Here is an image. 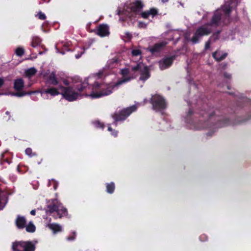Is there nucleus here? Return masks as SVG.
Listing matches in <instances>:
<instances>
[{
	"instance_id": "obj_14",
	"label": "nucleus",
	"mask_w": 251,
	"mask_h": 251,
	"mask_svg": "<svg viewBox=\"0 0 251 251\" xmlns=\"http://www.w3.org/2000/svg\"><path fill=\"white\" fill-rule=\"evenodd\" d=\"M96 33L100 37H104L109 34V27L107 25L100 24L97 27Z\"/></svg>"
},
{
	"instance_id": "obj_51",
	"label": "nucleus",
	"mask_w": 251,
	"mask_h": 251,
	"mask_svg": "<svg viewBox=\"0 0 251 251\" xmlns=\"http://www.w3.org/2000/svg\"><path fill=\"white\" fill-rule=\"evenodd\" d=\"M118 14L119 15H121L122 14V12L120 10H119L118 12Z\"/></svg>"
},
{
	"instance_id": "obj_35",
	"label": "nucleus",
	"mask_w": 251,
	"mask_h": 251,
	"mask_svg": "<svg viewBox=\"0 0 251 251\" xmlns=\"http://www.w3.org/2000/svg\"><path fill=\"white\" fill-rule=\"evenodd\" d=\"M37 16L40 20H44L46 19L45 14L41 11L38 13Z\"/></svg>"
},
{
	"instance_id": "obj_37",
	"label": "nucleus",
	"mask_w": 251,
	"mask_h": 251,
	"mask_svg": "<svg viewBox=\"0 0 251 251\" xmlns=\"http://www.w3.org/2000/svg\"><path fill=\"white\" fill-rule=\"evenodd\" d=\"M212 41L210 40H208L206 43H205V46H204V49L205 50H207L208 49H209L210 48V44H211V42Z\"/></svg>"
},
{
	"instance_id": "obj_54",
	"label": "nucleus",
	"mask_w": 251,
	"mask_h": 251,
	"mask_svg": "<svg viewBox=\"0 0 251 251\" xmlns=\"http://www.w3.org/2000/svg\"><path fill=\"white\" fill-rule=\"evenodd\" d=\"M6 114H8V111H7V112H6Z\"/></svg>"
},
{
	"instance_id": "obj_18",
	"label": "nucleus",
	"mask_w": 251,
	"mask_h": 251,
	"mask_svg": "<svg viewBox=\"0 0 251 251\" xmlns=\"http://www.w3.org/2000/svg\"><path fill=\"white\" fill-rule=\"evenodd\" d=\"M67 214V209L63 207L61 204V207L53 214L52 216L54 219H56L57 218H61L64 216H66Z\"/></svg>"
},
{
	"instance_id": "obj_52",
	"label": "nucleus",
	"mask_w": 251,
	"mask_h": 251,
	"mask_svg": "<svg viewBox=\"0 0 251 251\" xmlns=\"http://www.w3.org/2000/svg\"><path fill=\"white\" fill-rule=\"evenodd\" d=\"M162 0L164 2L167 1V0Z\"/></svg>"
},
{
	"instance_id": "obj_43",
	"label": "nucleus",
	"mask_w": 251,
	"mask_h": 251,
	"mask_svg": "<svg viewBox=\"0 0 251 251\" xmlns=\"http://www.w3.org/2000/svg\"><path fill=\"white\" fill-rule=\"evenodd\" d=\"M112 135H113L115 137H116L117 136V134H118V132L115 130H114L112 133H111Z\"/></svg>"
},
{
	"instance_id": "obj_29",
	"label": "nucleus",
	"mask_w": 251,
	"mask_h": 251,
	"mask_svg": "<svg viewBox=\"0 0 251 251\" xmlns=\"http://www.w3.org/2000/svg\"><path fill=\"white\" fill-rule=\"evenodd\" d=\"M16 55L18 56H22L25 53V50L23 48L19 47L15 50Z\"/></svg>"
},
{
	"instance_id": "obj_1",
	"label": "nucleus",
	"mask_w": 251,
	"mask_h": 251,
	"mask_svg": "<svg viewBox=\"0 0 251 251\" xmlns=\"http://www.w3.org/2000/svg\"><path fill=\"white\" fill-rule=\"evenodd\" d=\"M129 73L130 71L129 68H125L122 69L121 70V74L124 78L119 80L112 85L99 83L96 82L93 85L92 92L89 96L92 99H97L109 95L112 93L113 89L114 87L131 80V77H126L129 75Z\"/></svg>"
},
{
	"instance_id": "obj_45",
	"label": "nucleus",
	"mask_w": 251,
	"mask_h": 251,
	"mask_svg": "<svg viewBox=\"0 0 251 251\" xmlns=\"http://www.w3.org/2000/svg\"><path fill=\"white\" fill-rule=\"evenodd\" d=\"M193 114V111L191 109H190L189 110V111L188 112L187 116H191Z\"/></svg>"
},
{
	"instance_id": "obj_31",
	"label": "nucleus",
	"mask_w": 251,
	"mask_h": 251,
	"mask_svg": "<svg viewBox=\"0 0 251 251\" xmlns=\"http://www.w3.org/2000/svg\"><path fill=\"white\" fill-rule=\"evenodd\" d=\"M150 15H151L152 17L158 14V10L155 8H151L149 10Z\"/></svg>"
},
{
	"instance_id": "obj_16",
	"label": "nucleus",
	"mask_w": 251,
	"mask_h": 251,
	"mask_svg": "<svg viewBox=\"0 0 251 251\" xmlns=\"http://www.w3.org/2000/svg\"><path fill=\"white\" fill-rule=\"evenodd\" d=\"M61 203L57 200H53L52 202L48 205V210L50 213H54L61 207Z\"/></svg>"
},
{
	"instance_id": "obj_15",
	"label": "nucleus",
	"mask_w": 251,
	"mask_h": 251,
	"mask_svg": "<svg viewBox=\"0 0 251 251\" xmlns=\"http://www.w3.org/2000/svg\"><path fill=\"white\" fill-rule=\"evenodd\" d=\"M166 45L167 42H166L157 43L152 47H150L149 50L152 54H154L155 53L160 52Z\"/></svg>"
},
{
	"instance_id": "obj_17",
	"label": "nucleus",
	"mask_w": 251,
	"mask_h": 251,
	"mask_svg": "<svg viewBox=\"0 0 251 251\" xmlns=\"http://www.w3.org/2000/svg\"><path fill=\"white\" fill-rule=\"evenodd\" d=\"M26 220L25 217L18 215L15 220V225L18 229H23L26 225Z\"/></svg>"
},
{
	"instance_id": "obj_30",
	"label": "nucleus",
	"mask_w": 251,
	"mask_h": 251,
	"mask_svg": "<svg viewBox=\"0 0 251 251\" xmlns=\"http://www.w3.org/2000/svg\"><path fill=\"white\" fill-rule=\"evenodd\" d=\"M93 124L97 128H100L101 129H103L105 126L104 124L100 122V121H96L94 122Z\"/></svg>"
},
{
	"instance_id": "obj_6",
	"label": "nucleus",
	"mask_w": 251,
	"mask_h": 251,
	"mask_svg": "<svg viewBox=\"0 0 251 251\" xmlns=\"http://www.w3.org/2000/svg\"><path fill=\"white\" fill-rule=\"evenodd\" d=\"M137 106L133 105L131 106L123 108L121 110L115 112L112 117L115 122L125 121L132 112L135 111Z\"/></svg>"
},
{
	"instance_id": "obj_28",
	"label": "nucleus",
	"mask_w": 251,
	"mask_h": 251,
	"mask_svg": "<svg viewBox=\"0 0 251 251\" xmlns=\"http://www.w3.org/2000/svg\"><path fill=\"white\" fill-rule=\"evenodd\" d=\"M25 154L28 156L32 157L37 155L36 152H32V150L31 148H28L25 150Z\"/></svg>"
},
{
	"instance_id": "obj_24",
	"label": "nucleus",
	"mask_w": 251,
	"mask_h": 251,
	"mask_svg": "<svg viewBox=\"0 0 251 251\" xmlns=\"http://www.w3.org/2000/svg\"><path fill=\"white\" fill-rule=\"evenodd\" d=\"M37 72L36 69L33 67L28 69L25 71V75L27 77L30 78L34 76Z\"/></svg>"
},
{
	"instance_id": "obj_27",
	"label": "nucleus",
	"mask_w": 251,
	"mask_h": 251,
	"mask_svg": "<svg viewBox=\"0 0 251 251\" xmlns=\"http://www.w3.org/2000/svg\"><path fill=\"white\" fill-rule=\"evenodd\" d=\"M221 33V30H218L213 34V35L209 39L211 41L215 42L219 39V35Z\"/></svg>"
},
{
	"instance_id": "obj_4",
	"label": "nucleus",
	"mask_w": 251,
	"mask_h": 251,
	"mask_svg": "<svg viewBox=\"0 0 251 251\" xmlns=\"http://www.w3.org/2000/svg\"><path fill=\"white\" fill-rule=\"evenodd\" d=\"M12 251H35V243L31 241H15L12 243Z\"/></svg>"
},
{
	"instance_id": "obj_41",
	"label": "nucleus",
	"mask_w": 251,
	"mask_h": 251,
	"mask_svg": "<svg viewBox=\"0 0 251 251\" xmlns=\"http://www.w3.org/2000/svg\"><path fill=\"white\" fill-rule=\"evenodd\" d=\"M205 238H207V237L206 236V235L205 234L201 235L200 236V239L201 241H204Z\"/></svg>"
},
{
	"instance_id": "obj_3",
	"label": "nucleus",
	"mask_w": 251,
	"mask_h": 251,
	"mask_svg": "<svg viewBox=\"0 0 251 251\" xmlns=\"http://www.w3.org/2000/svg\"><path fill=\"white\" fill-rule=\"evenodd\" d=\"M43 77L45 79V87L40 91L41 95L49 94L51 96L54 97L61 94L59 89L63 90L60 88V86L62 84H60L54 72H52L48 76L47 75V73L45 74Z\"/></svg>"
},
{
	"instance_id": "obj_20",
	"label": "nucleus",
	"mask_w": 251,
	"mask_h": 251,
	"mask_svg": "<svg viewBox=\"0 0 251 251\" xmlns=\"http://www.w3.org/2000/svg\"><path fill=\"white\" fill-rule=\"evenodd\" d=\"M11 162V159L9 157V155L7 152H3L0 156V164L2 165L5 163L10 164Z\"/></svg>"
},
{
	"instance_id": "obj_42",
	"label": "nucleus",
	"mask_w": 251,
	"mask_h": 251,
	"mask_svg": "<svg viewBox=\"0 0 251 251\" xmlns=\"http://www.w3.org/2000/svg\"><path fill=\"white\" fill-rule=\"evenodd\" d=\"M4 84V79L2 78H0V88Z\"/></svg>"
},
{
	"instance_id": "obj_2",
	"label": "nucleus",
	"mask_w": 251,
	"mask_h": 251,
	"mask_svg": "<svg viewBox=\"0 0 251 251\" xmlns=\"http://www.w3.org/2000/svg\"><path fill=\"white\" fill-rule=\"evenodd\" d=\"M88 86V83L87 81L85 80L83 82L75 85L74 87H64L60 85V88L63 89V91L61 92L63 97L69 101H73L82 96H88L84 93Z\"/></svg>"
},
{
	"instance_id": "obj_19",
	"label": "nucleus",
	"mask_w": 251,
	"mask_h": 251,
	"mask_svg": "<svg viewBox=\"0 0 251 251\" xmlns=\"http://www.w3.org/2000/svg\"><path fill=\"white\" fill-rule=\"evenodd\" d=\"M221 16L222 15L219 12L217 11L215 12L209 25L211 26H218L221 21Z\"/></svg>"
},
{
	"instance_id": "obj_40",
	"label": "nucleus",
	"mask_w": 251,
	"mask_h": 251,
	"mask_svg": "<svg viewBox=\"0 0 251 251\" xmlns=\"http://www.w3.org/2000/svg\"><path fill=\"white\" fill-rule=\"evenodd\" d=\"M224 75L226 78L230 79L231 77V75L226 72L224 73Z\"/></svg>"
},
{
	"instance_id": "obj_10",
	"label": "nucleus",
	"mask_w": 251,
	"mask_h": 251,
	"mask_svg": "<svg viewBox=\"0 0 251 251\" xmlns=\"http://www.w3.org/2000/svg\"><path fill=\"white\" fill-rule=\"evenodd\" d=\"M211 33L210 28L205 26H201L199 27L195 31L191 41L193 44L199 43L200 39L204 36H207Z\"/></svg>"
},
{
	"instance_id": "obj_21",
	"label": "nucleus",
	"mask_w": 251,
	"mask_h": 251,
	"mask_svg": "<svg viewBox=\"0 0 251 251\" xmlns=\"http://www.w3.org/2000/svg\"><path fill=\"white\" fill-rule=\"evenodd\" d=\"M227 56V53L226 52L220 53V51H215L212 53L213 57L218 62H220L226 58Z\"/></svg>"
},
{
	"instance_id": "obj_32",
	"label": "nucleus",
	"mask_w": 251,
	"mask_h": 251,
	"mask_svg": "<svg viewBox=\"0 0 251 251\" xmlns=\"http://www.w3.org/2000/svg\"><path fill=\"white\" fill-rule=\"evenodd\" d=\"M75 237H76V232L75 231H73L72 233V234L69 235V236H68L66 239L68 241H73L75 239Z\"/></svg>"
},
{
	"instance_id": "obj_44",
	"label": "nucleus",
	"mask_w": 251,
	"mask_h": 251,
	"mask_svg": "<svg viewBox=\"0 0 251 251\" xmlns=\"http://www.w3.org/2000/svg\"><path fill=\"white\" fill-rule=\"evenodd\" d=\"M63 83L66 86H68L69 85V81L66 79L63 80Z\"/></svg>"
},
{
	"instance_id": "obj_50",
	"label": "nucleus",
	"mask_w": 251,
	"mask_h": 251,
	"mask_svg": "<svg viewBox=\"0 0 251 251\" xmlns=\"http://www.w3.org/2000/svg\"><path fill=\"white\" fill-rule=\"evenodd\" d=\"M108 130L109 131L112 132L114 130V129H113L111 127L109 126L108 127Z\"/></svg>"
},
{
	"instance_id": "obj_46",
	"label": "nucleus",
	"mask_w": 251,
	"mask_h": 251,
	"mask_svg": "<svg viewBox=\"0 0 251 251\" xmlns=\"http://www.w3.org/2000/svg\"><path fill=\"white\" fill-rule=\"evenodd\" d=\"M82 54V52H81L80 53H77L75 55V57L76 59H78L80 58Z\"/></svg>"
},
{
	"instance_id": "obj_53",
	"label": "nucleus",
	"mask_w": 251,
	"mask_h": 251,
	"mask_svg": "<svg viewBox=\"0 0 251 251\" xmlns=\"http://www.w3.org/2000/svg\"><path fill=\"white\" fill-rule=\"evenodd\" d=\"M208 135H210V136H211V134L209 132V133H208Z\"/></svg>"
},
{
	"instance_id": "obj_47",
	"label": "nucleus",
	"mask_w": 251,
	"mask_h": 251,
	"mask_svg": "<svg viewBox=\"0 0 251 251\" xmlns=\"http://www.w3.org/2000/svg\"><path fill=\"white\" fill-rule=\"evenodd\" d=\"M103 75V72H99L98 74H97V76L99 77H101Z\"/></svg>"
},
{
	"instance_id": "obj_39",
	"label": "nucleus",
	"mask_w": 251,
	"mask_h": 251,
	"mask_svg": "<svg viewBox=\"0 0 251 251\" xmlns=\"http://www.w3.org/2000/svg\"><path fill=\"white\" fill-rule=\"evenodd\" d=\"M126 37L129 40L131 39L132 37V34L129 32H126L125 33Z\"/></svg>"
},
{
	"instance_id": "obj_9",
	"label": "nucleus",
	"mask_w": 251,
	"mask_h": 251,
	"mask_svg": "<svg viewBox=\"0 0 251 251\" xmlns=\"http://www.w3.org/2000/svg\"><path fill=\"white\" fill-rule=\"evenodd\" d=\"M211 33L210 28L205 26H201L199 27L195 31L191 41L193 44L199 43L200 39L204 36H207Z\"/></svg>"
},
{
	"instance_id": "obj_34",
	"label": "nucleus",
	"mask_w": 251,
	"mask_h": 251,
	"mask_svg": "<svg viewBox=\"0 0 251 251\" xmlns=\"http://www.w3.org/2000/svg\"><path fill=\"white\" fill-rule=\"evenodd\" d=\"M251 119V114L248 116V118L246 119H243L242 120H238V121L237 122V124H241L243 123L244 122H246L248 121V120Z\"/></svg>"
},
{
	"instance_id": "obj_49",
	"label": "nucleus",
	"mask_w": 251,
	"mask_h": 251,
	"mask_svg": "<svg viewBox=\"0 0 251 251\" xmlns=\"http://www.w3.org/2000/svg\"><path fill=\"white\" fill-rule=\"evenodd\" d=\"M17 170L19 172H22V171L20 170V166L18 165L17 167Z\"/></svg>"
},
{
	"instance_id": "obj_36",
	"label": "nucleus",
	"mask_w": 251,
	"mask_h": 251,
	"mask_svg": "<svg viewBox=\"0 0 251 251\" xmlns=\"http://www.w3.org/2000/svg\"><path fill=\"white\" fill-rule=\"evenodd\" d=\"M141 17L144 19H148L150 16L149 11L143 12L141 13Z\"/></svg>"
},
{
	"instance_id": "obj_13",
	"label": "nucleus",
	"mask_w": 251,
	"mask_h": 251,
	"mask_svg": "<svg viewBox=\"0 0 251 251\" xmlns=\"http://www.w3.org/2000/svg\"><path fill=\"white\" fill-rule=\"evenodd\" d=\"M176 58V55L164 57L158 62L159 69L161 70H164L169 68L173 64Z\"/></svg>"
},
{
	"instance_id": "obj_33",
	"label": "nucleus",
	"mask_w": 251,
	"mask_h": 251,
	"mask_svg": "<svg viewBox=\"0 0 251 251\" xmlns=\"http://www.w3.org/2000/svg\"><path fill=\"white\" fill-rule=\"evenodd\" d=\"M141 51L140 50L134 49L131 51V54L134 56H137L141 54Z\"/></svg>"
},
{
	"instance_id": "obj_38",
	"label": "nucleus",
	"mask_w": 251,
	"mask_h": 251,
	"mask_svg": "<svg viewBox=\"0 0 251 251\" xmlns=\"http://www.w3.org/2000/svg\"><path fill=\"white\" fill-rule=\"evenodd\" d=\"M224 11L226 15H228L231 12V9L230 7H226L224 9Z\"/></svg>"
},
{
	"instance_id": "obj_23",
	"label": "nucleus",
	"mask_w": 251,
	"mask_h": 251,
	"mask_svg": "<svg viewBox=\"0 0 251 251\" xmlns=\"http://www.w3.org/2000/svg\"><path fill=\"white\" fill-rule=\"evenodd\" d=\"M106 191L109 194H113L115 189V183L113 182L110 183H106Z\"/></svg>"
},
{
	"instance_id": "obj_5",
	"label": "nucleus",
	"mask_w": 251,
	"mask_h": 251,
	"mask_svg": "<svg viewBox=\"0 0 251 251\" xmlns=\"http://www.w3.org/2000/svg\"><path fill=\"white\" fill-rule=\"evenodd\" d=\"M152 105V108L156 112H162L167 108L165 99L161 95L155 94L152 95L150 100Z\"/></svg>"
},
{
	"instance_id": "obj_12",
	"label": "nucleus",
	"mask_w": 251,
	"mask_h": 251,
	"mask_svg": "<svg viewBox=\"0 0 251 251\" xmlns=\"http://www.w3.org/2000/svg\"><path fill=\"white\" fill-rule=\"evenodd\" d=\"M143 6V3L139 0H136L134 2L129 3L127 6V9L130 11V13L128 12V17L130 18H135Z\"/></svg>"
},
{
	"instance_id": "obj_8",
	"label": "nucleus",
	"mask_w": 251,
	"mask_h": 251,
	"mask_svg": "<svg viewBox=\"0 0 251 251\" xmlns=\"http://www.w3.org/2000/svg\"><path fill=\"white\" fill-rule=\"evenodd\" d=\"M213 119L217 121L212 125V126L216 128H221L232 124L229 119L216 116L215 112H213L209 115V120L211 121Z\"/></svg>"
},
{
	"instance_id": "obj_7",
	"label": "nucleus",
	"mask_w": 251,
	"mask_h": 251,
	"mask_svg": "<svg viewBox=\"0 0 251 251\" xmlns=\"http://www.w3.org/2000/svg\"><path fill=\"white\" fill-rule=\"evenodd\" d=\"M131 71L134 72L139 71L140 76L139 79L145 81L151 77L150 69L148 66L144 65L142 62L138 63L135 66L131 67Z\"/></svg>"
},
{
	"instance_id": "obj_26",
	"label": "nucleus",
	"mask_w": 251,
	"mask_h": 251,
	"mask_svg": "<svg viewBox=\"0 0 251 251\" xmlns=\"http://www.w3.org/2000/svg\"><path fill=\"white\" fill-rule=\"evenodd\" d=\"M26 231L28 232L33 233L36 230V227L32 222H29L27 226H25Z\"/></svg>"
},
{
	"instance_id": "obj_11",
	"label": "nucleus",
	"mask_w": 251,
	"mask_h": 251,
	"mask_svg": "<svg viewBox=\"0 0 251 251\" xmlns=\"http://www.w3.org/2000/svg\"><path fill=\"white\" fill-rule=\"evenodd\" d=\"M24 87V81L22 78L16 79L14 82V89L17 92L14 94V96L21 97L26 95H31L35 93L34 91L21 92Z\"/></svg>"
},
{
	"instance_id": "obj_22",
	"label": "nucleus",
	"mask_w": 251,
	"mask_h": 251,
	"mask_svg": "<svg viewBox=\"0 0 251 251\" xmlns=\"http://www.w3.org/2000/svg\"><path fill=\"white\" fill-rule=\"evenodd\" d=\"M48 227L52 230L53 233H56L62 231L61 226L56 223L49 224L48 225Z\"/></svg>"
},
{
	"instance_id": "obj_25",
	"label": "nucleus",
	"mask_w": 251,
	"mask_h": 251,
	"mask_svg": "<svg viewBox=\"0 0 251 251\" xmlns=\"http://www.w3.org/2000/svg\"><path fill=\"white\" fill-rule=\"evenodd\" d=\"M41 43V39L38 36H34L32 38L31 45L32 47L35 48L40 46Z\"/></svg>"
},
{
	"instance_id": "obj_48",
	"label": "nucleus",
	"mask_w": 251,
	"mask_h": 251,
	"mask_svg": "<svg viewBox=\"0 0 251 251\" xmlns=\"http://www.w3.org/2000/svg\"><path fill=\"white\" fill-rule=\"evenodd\" d=\"M30 214L32 215H35V214H36V211L35 210H32L31 211H30Z\"/></svg>"
}]
</instances>
